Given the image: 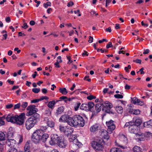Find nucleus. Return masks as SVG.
I'll return each mask as SVG.
<instances>
[{
	"label": "nucleus",
	"instance_id": "obj_30",
	"mask_svg": "<svg viewBox=\"0 0 152 152\" xmlns=\"http://www.w3.org/2000/svg\"><path fill=\"white\" fill-rule=\"evenodd\" d=\"M29 143L27 142L24 147V152H29Z\"/></svg>",
	"mask_w": 152,
	"mask_h": 152
},
{
	"label": "nucleus",
	"instance_id": "obj_34",
	"mask_svg": "<svg viewBox=\"0 0 152 152\" xmlns=\"http://www.w3.org/2000/svg\"><path fill=\"white\" fill-rule=\"evenodd\" d=\"M5 138V135L2 132H0V141L4 140Z\"/></svg>",
	"mask_w": 152,
	"mask_h": 152
},
{
	"label": "nucleus",
	"instance_id": "obj_17",
	"mask_svg": "<svg viewBox=\"0 0 152 152\" xmlns=\"http://www.w3.org/2000/svg\"><path fill=\"white\" fill-rule=\"evenodd\" d=\"M99 124H95L90 127V131L92 132H94L97 131L99 129Z\"/></svg>",
	"mask_w": 152,
	"mask_h": 152
},
{
	"label": "nucleus",
	"instance_id": "obj_21",
	"mask_svg": "<svg viewBox=\"0 0 152 152\" xmlns=\"http://www.w3.org/2000/svg\"><path fill=\"white\" fill-rule=\"evenodd\" d=\"M88 108V111H91L93 110L92 108H93L94 104V103L92 102H89L87 104Z\"/></svg>",
	"mask_w": 152,
	"mask_h": 152
},
{
	"label": "nucleus",
	"instance_id": "obj_4",
	"mask_svg": "<svg viewBox=\"0 0 152 152\" xmlns=\"http://www.w3.org/2000/svg\"><path fill=\"white\" fill-rule=\"evenodd\" d=\"M42 134V133H41L39 130H36L32 135L31 137L32 141L35 143H39L41 140Z\"/></svg>",
	"mask_w": 152,
	"mask_h": 152
},
{
	"label": "nucleus",
	"instance_id": "obj_64",
	"mask_svg": "<svg viewBox=\"0 0 152 152\" xmlns=\"http://www.w3.org/2000/svg\"><path fill=\"white\" fill-rule=\"evenodd\" d=\"M42 91L43 94H45L47 93L48 91L46 88H42Z\"/></svg>",
	"mask_w": 152,
	"mask_h": 152
},
{
	"label": "nucleus",
	"instance_id": "obj_22",
	"mask_svg": "<svg viewBox=\"0 0 152 152\" xmlns=\"http://www.w3.org/2000/svg\"><path fill=\"white\" fill-rule=\"evenodd\" d=\"M49 135L47 134H42L41 136V140L43 142H45L46 141L47 139L48 138Z\"/></svg>",
	"mask_w": 152,
	"mask_h": 152
},
{
	"label": "nucleus",
	"instance_id": "obj_25",
	"mask_svg": "<svg viewBox=\"0 0 152 152\" xmlns=\"http://www.w3.org/2000/svg\"><path fill=\"white\" fill-rule=\"evenodd\" d=\"M134 152H143L142 149L139 147L135 146L133 148Z\"/></svg>",
	"mask_w": 152,
	"mask_h": 152
},
{
	"label": "nucleus",
	"instance_id": "obj_12",
	"mask_svg": "<svg viewBox=\"0 0 152 152\" xmlns=\"http://www.w3.org/2000/svg\"><path fill=\"white\" fill-rule=\"evenodd\" d=\"M67 143L66 140L64 139V138L62 137L61 138L60 141H58L57 144L59 148H64L66 147Z\"/></svg>",
	"mask_w": 152,
	"mask_h": 152
},
{
	"label": "nucleus",
	"instance_id": "obj_46",
	"mask_svg": "<svg viewBox=\"0 0 152 152\" xmlns=\"http://www.w3.org/2000/svg\"><path fill=\"white\" fill-rule=\"evenodd\" d=\"M136 125L137 126H139L141 124V121L139 119H137L135 121Z\"/></svg>",
	"mask_w": 152,
	"mask_h": 152
},
{
	"label": "nucleus",
	"instance_id": "obj_54",
	"mask_svg": "<svg viewBox=\"0 0 152 152\" xmlns=\"http://www.w3.org/2000/svg\"><path fill=\"white\" fill-rule=\"evenodd\" d=\"M137 103L140 105H142L144 104L143 102L139 99H138V101H137Z\"/></svg>",
	"mask_w": 152,
	"mask_h": 152
},
{
	"label": "nucleus",
	"instance_id": "obj_15",
	"mask_svg": "<svg viewBox=\"0 0 152 152\" xmlns=\"http://www.w3.org/2000/svg\"><path fill=\"white\" fill-rule=\"evenodd\" d=\"M44 121L47 123L48 126L52 128L54 126V122L52 121L49 120L48 117H46L44 118Z\"/></svg>",
	"mask_w": 152,
	"mask_h": 152
},
{
	"label": "nucleus",
	"instance_id": "obj_48",
	"mask_svg": "<svg viewBox=\"0 0 152 152\" xmlns=\"http://www.w3.org/2000/svg\"><path fill=\"white\" fill-rule=\"evenodd\" d=\"M140 113V111L139 110H134L133 114L137 115Z\"/></svg>",
	"mask_w": 152,
	"mask_h": 152
},
{
	"label": "nucleus",
	"instance_id": "obj_56",
	"mask_svg": "<svg viewBox=\"0 0 152 152\" xmlns=\"http://www.w3.org/2000/svg\"><path fill=\"white\" fill-rule=\"evenodd\" d=\"M22 28L25 29H26L28 27V26L26 23H24L23 26L21 27Z\"/></svg>",
	"mask_w": 152,
	"mask_h": 152
},
{
	"label": "nucleus",
	"instance_id": "obj_9",
	"mask_svg": "<svg viewBox=\"0 0 152 152\" xmlns=\"http://www.w3.org/2000/svg\"><path fill=\"white\" fill-rule=\"evenodd\" d=\"M62 137L59 136L57 134H52L50 136L51 140L49 142L50 144L51 145H53L56 144H57L58 141H60L61 138Z\"/></svg>",
	"mask_w": 152,
	"mask_h": 152
},
{
	"label": "nucleus",
	"instance_id": "obj_10",
	"mask_svg": "<svg viewBox=\"0 0 152 152\" xmlns=\"http://www.w3.org/2000/svg\"><path fill=\"white\" fill-rule=\"evenodd\" d=\"M106 124L107 126V131L108 132L111 133L113 131L115 128V126L114 123V121L112 120L106 122Z\"/></svg>",
	"mask_w": 152,
	"mask_h": 152
},
{
	"label": "nucleus",
	"instance_id": "obj_28",
	"mask_svg": "<svg viewBox=\"0 0 152 152\" xmlns=\"http://www.w3.org/2000/svg\"><path fill=\"white\" fill-rule=\"evenodd\" d=\"M64 107L63 106L58 108L57 110L56 114L57 115L61 114L64 110Z\"/></svg>",
	"mask_w": 152,
	"mask_h": 152
},
{
	"label": "nucleus",
	"instance_id": "obj_49",
	"mask_svg": "<svg viewBox=\"0 0 152 152\" xmlns=\"http://www.w3.org/2000/svg\"><path fill=\"white\" fill-rule=\"evenodd\" d=\"M133 61L134 62H135L137 63H138L140 64H141V63L142 61L140 59H136V60H133Z\"/></svg>",
	"mask_w": 152,
	"mask_h": 152
},
{
	"label": "nucleus",
	"instance_id": "obj_41",
	"mask_svg": "<svg viewBox=\"0 0 152 152\" xmlns=\"http://www.w3.org/2000/svg\"><path fill=\"white\" fill-rule=\"evenodd\" d=\"M96 97L95 96L92 95H90L89 96L87 97V99L89 100H92L93 99H96Z\"/></svg>",
	"mask_w": 152,
	"mask_h": 152
},
{
	"label": "nucleus",
	"instance_id": "obj_6",
	"mask_svg": "<svg viewBox=\"0 0 152 152\" xmlns=\"http://www.w3.org/2000/svg\"><path fill=\"white\" fill-rule=\"evenodd\" d=\"M25 117V114L24 113H21L19 115H15L14 123L19 125H22L24 123Z\"/></svg>",
	"mask_w": 152,
	"mask_h": 152
},
{
	"label": "nucleus",
	"instance_id": "obj_43",
	"mask_svg": "<svg viewBox=\"0 0 152 152\" xmlns=\"http://www.w3.org/2000/svg\"><path fill=\"white\" fill-rule=\"evenodd\" d=\"M40 91V89L39 88H34L32 89V91L35 93H38Z\"/></svg>",
	"mask_w": 152,
	"mask_h": 152
},
{
	"label": "nucleus",
	"instance_id": "obj_24",
	"mask_svg": "<svg viewBox=\"0 0 152 152\" xmlns=\"http://www.w3.org/2000/svg\"><path fill=\"white\" fill-rule=\"evenodd\" d=\"M102 106V104H96L95 107V110L97 112H99L101 110V106Z\"/></svg>",
	"mask_w": 152,
	"mask_h": 152
},
{
	"label": "nucleus",
	"instance_id": "obj_36",
	"mask_svg": "<svg viewBox=\"0 0 152 152\" xmlns=\"http://www.w3.org/2000/svg\"><path fill=\"white\" fill-rule=\"evenodd\" d=\"M47 128V126H40V129L37 130H39L41 133H42V132L45 130Z\"/></svg>",
	"mask_w": 152,
	"mask_h": 152
},
{
	"label": "nucleus",
	"instance_id": "obj_2",
	"mask_svg": "<svg viewBox=\"0 0 152 152\" xmlns=\"http://www.w3.org/2000/svg\"><path fill=\"white\" fill-rule=\"evenodd\" d=\"M102 140H100L98 141H93L91 143V146L96 151L102 152L103 149V146L102 144Z\"/></svg>",
	"mask_w": 152,
	"mask_h": 152
},
{
	"label": "nucleus",
	"instance_id": "obj_50",
	"mask_svg": "<svg viewBox=\"0 0 152 152\" xmlns=\"http://www.w3.org/2000/svg\"><path fill=\"white\" fill-rule=\"evenodd\" d=\"M113 47V45L112 43L111 42H109L106 45V48L107 49L109 48H110L112 47Z\"/></svg>",
	"mask_w": 152,
	"mask_h": 152
},
{
	"label": "nucleus",
	"instance_id": "obj_14",
	"mask_svg": "<svg viewBox=\"0 0 152 152\" xmlns=\"http://www.w3.org/2000/svg\"><path fill=\"white\" fill-rule=\"evenodd\" d=\"M32 116L29 118L36 124L39 119V115L37 113L34 114Z\"/></svg>",
	"mask_w": 152,
	"mask_h": 152
},
{
	"label": "nucleus",
	"instance_id": "obj_8",
	"mask_svg": "<svg viewBox=\"0 0 152 152\" xmlns=\"http://www.w3.org/2000/svg\"><path fill=\"white\" fill-rule=\"evenodd\" d=\"M35 107L36 106L34 105H31L29 106L26 109L27 110L29 111L27 113V115L29 116L34 114L37 113H36L38 111V109Z\"/></svg>",
	"mask_w": 152,
	"mask_h": 152
},
{
	"label": "nucleus",
	"instance_id": "obj_55",
	"mask_svg": "<svg viewBox=\"0 0 152 152\" xmlns=\"http://www.w3.org/2000/svg\"><path fill=\"white\" fill-rule=\"evenodd\" d=\"M40 101L39 99H35L31 101V103H35Z\"/></svg>",
	"mask_w": 152,
	"mask_h": 152
},
{
	"label": "nucleus",
	"instance_id": "obj_44",
	"mask_svg": "<svg viewBox=\"0 0 152 152\" xmlns=\"http://www.w3.org/2000/svg\"><path fill=\"white\" fill-rule=\"evenodd\" d=\"M21 106L20 103H18L15 105L14 107V110H15L16 109H19Z\"/></svg>",
	"mask_w": 152,
	"mask_h": 152
},
{
	"label": "nucleus",
	"instance_id": "obj_26",
	"mask_svg": "<svg viewBox=\"0 0 152 152\" xmlns=\"http://www.w3.org/2000/svg\"><path fill=\"white\" fill-rule=\"evenodd\" d=\"M115 108L118 113L121 114L123 113V108L121 106H116Z\"/></svg>",
	"mask_w": 152,
	"mask_h": 152
},
{
	"label": "nucleus",
	"instance_id": "obj_13",
	"mask_svg": "<svg viewBox=\"0 0 152 152\" xmlns=\"http://www.w3.org/2000/svg\"><path fill=\"white\" fill-rule=\"evenodd\" d=\"M36 124L28 118L26 122L25 126L28 130H29L33 127Z\"/></svg>",
	"mask_w": 152,
	"mask_h": 152
},
{
	"label": "nucleus",
	"instance_id": "obj_40",
	"mask_svg": "<svg viewBox=\"0 0 152 152\" xmlns=\"http://www.w3.org/2000/svg\"><path fill=\"white\" fill-rule=\"evenodd\" d=\"M44 7L46 8H47L48 6H51V4L50 2L49 1L47 2L46 3L43 4Z\"/></svg>",
	"mask_w": 152,
	"mask_h": 152
},
{
	"label": "nucleus",
	"instance_id": "obj_60",
	"mask_svg": "<svg viewBox=\"0 0 152 152\" xmlns=\"http://www.w3.org/2000/svg\"><path fill=\"white\" fill-rule=\"evenodd\" d=\"M88 53L87 52L86 50H84V52L82 53V56H88Z\"/></svg>",
	"mask_w": 152,
	"mask_h": 152
},
{
	"label": "nucleus",
	"instance_id": "obj_58",
	"mask_svg": "<svg viewBox=\"0 0 152 152\" xmlns=\"http://www.w3.org/2000/svg\"><path fill=\"white\" fill-rule=\"evenodd\" d=\"M112 0H106V4L105 6L107 7L108 5L110 3Z\"/></svg>",
	"mask_w": 152,
	"mask_h": 152
},
{
	"label": "nucleus",
	"instance_id": "obj_59",
	"mask_svg": "<svg viewBox=\"0 0 152 152\" xmlns=\"http://www.w3.org/2000/svg\"><path fill=\"white\" fill-rule=\"evenodd\" d=\"M89 40L88 42L89 43H92L93 42V38L91 36L89 37Z\"/></svg>",
	"mask_w": 152,
	"mask_h": 152
},
{
	"label": "nucleus",
	"instance_id": "obj_45",
	"mask_svg": "<svg viewBox=\"0 0 152 152\" xmlns=\"http://www.w3.org/2000/svg\"><path fill=\"white\" fill-rule=\"evenodd\" d=\"M132 99V101L133 102V103L134 104H137V101H138V99L136 97H134L133 98H131Z\"/></svg>",
	"mask_w": 152,
	"mask_h": 152
},
{
	"label": "nucleus",
	"instance_id": "obj_19",
	"mask_svg": "<svg viewBox=\"0 0 152 152\" xmlns=\"http://www.w3.org/2000/svg\"><path fill=\"white\" fill-rule=\"evenodd\" d=\"M108 132H107L106 130H104L102 132V136L105 139H108L109 138V136L108 135Z\"/></svg>",
	"mask_w": 152,
	"mask_h": 152
},
{
	"label": "nucleus",
	"instance_id": "obj_23",
	"mask_svg": "<svg viewBox=\"0 0 152 152\" xmlns=\"http://www.w3.org/2000/svg\"><path fill=\"white\" fill-rule=\"evenodd\" d=\"M87 104H82L80 107V109L81 110H85L86 111H88Z\"/></svg>",
	"mask_w": 152,
	"mask_h": 152
},
{
	"label": "nucleus",
	"instance_id": "obj_53",
	"mask_svg": "<svg viewBox=\"0 0 152 152\" xmlns=\"http://www.w3.org/2000/svg\"><path fill=\"white\" fill-rule=\"evenodd\" d=\"M59 62L58 60H57V61L55 63L54 65L56 67L59 68L61 66L59 65Z\"/></svg>",
	"mask_w": 152,
	"mask_h": 152
},
{
	"label": "nucleus",
	"instance_id": "obj_18",
	"mask_svg": "<svg viewBox=\"0 0 152 152\" xmlns=\"http://www.w3.org/2000/svg\"><path fill=\"white\" fill-rule=\"evenodd\" d=\"M136 128H137V127L136 126L131 125L129 127V131L132 133H136L137 131Z\"/></svg>",
	"mask_w": 152,
	"mask_h": 152
},
{
	"label": "nucleus",
	"instance_id": "obj_1",
	"mask_svg": "<svg viewBox=\"0 0 152 152\" xmlns=\"http://www.w3.org/2000/svg\"><path fill=\"white\" fill-rule=\"evenodd\" d=\"M71 122H69V125L72 126H77L83 127L85 124V121L83 118L79 115H76L73 116Z\"/></svg>",
	"mask_w": 152,
	"mask_h": 152
},
{
	"label": "nucleus",
	"instance_id": "obj_63",
	"mask_svg": "<svg viewBox=\"0 0 152 152\" xmlns=\"http://www.w3.org/2000/svg\"><path fill=\"white\" fill-rule=\"evenodd\" d=\"M147 137L148 136V137L151 138H152V133H151L149 132H147Z\"/></svg>",
	"mask_w": 152,
	"mask_h": 152
},
{
	"label": "nucleus",
	"instance_id": "obj_35",
	"mask_svg": "<svg viewBox=\"0 0 152 152\" xmlns=\"http://www.w3.org/2000/svg\"><path fill=\"white\" fill-rule=\"evenodd\" d=\"M28 105V104L27 102H23L21 104L20 106L23 109H25L27 106Z\"/></svg>",
	"mask_w": 152,
	"mask_h": 152
},
{
	"label": "nucleus",
	"instance_id": "obj_7",
	"mask_svg": "<svg viewBox=\"0 0 152 152\" xmlns=\"http://www.w3.org/2000/svg\"><path fill=\"white\" fill-rule=\"evenodd\" d=\"M12 132H9L8 133L7 137L8 139L6 141V143L7 144L9 147V148L13 147H15L16 145V141L13 139H10V136L13 135Z\"/></svg>",
	"mask_w": 152,
	"mask_h": 152
},
{
	"label": "nucleus",
	"instance_id": "obj_27",
	"mask_svg": "<svg viewBox=\"0 0 152 152\" xmlns=\"http://www.w3.org/2000/svg\"><path fill=\"white\" fill-rule=\"evenodd\" d=\"M56 102L55 100H53L52 101L50 102L48 105V107L50 108H52L56 104Z\"/></svg>",
	"mask_w": 152,
	"mask_h": 152
},
{
	"label": "nucleus",
	"instance_id": "obj_32",
	"mask_svg": "<svg viewBox=\"0 0 152 152\" xmlns=\"http://www.w3.org/2000/svg\"><path fill=\"white\" fill-rule=\"evenodd\" d=\"M8 152H18V151L15 147H11L8 149Z\"/></svg>",
	"mask_w": 152,
	"mask_h": 152
},
{
	"label": "nucleus",
	"instance_id": "obj_61",
	"mask_svg": "<svg viewBox=\"0 0 152 152\" xmlns=\"http://www.w3.org/2000/svg\"><path fill=\"white\" fill-rule=\"evenodd\" d=\"M80 105V103H79L77 104V105L75 107V110H77L79 108Z\"/></svg>",
	"mask_w": 152,
	"mask_h": 152
},
{
	"label": "nucleus",
	"instance_id": "obj_57",
	"mask_svg": "<svg viewBox=\"0 0 152 152\" xmlns=\"http://www.w3.org/2000/svg\"><path fill=\"white\" fill-rule=\"evenodd\" d=\"M74 4V3L72 1H70L68 3L67 6L68 7H69L73 6Z\"/></svg>",
	"mask_w": 152,
	"mask_h": 152
},
{
	"label": "nucleus",
	"instance_id": "obj_29",
	"mask_svg": "<svg viewBox=\"0 0 152 152\" xmlns=\"http://www.w3.org/2000/svg\"><path fill=\"white\" fill-rule=\"evenodd\" d=\"M59 91L61 93L64 95L68 93L65 88H60L59 89Z\"/></svg>",
	"mask_w": 152,
	"mask_h": 152
},
{
	"label": "nucleus",
	"instance_id": "obj_39",
	"mask_svg": "<svg viewBox=\"0 0 152 152\" xmlns=\"http://www.w3.org/2000/svg\"><path fill=\"white\" fill-rule=\"evenodd\" d=\"M115 145L116 146H117L118 147H121V148H122V149H126L127 148V147L126 146H123L122 145H121L120 144H118L116 141H115Z\"/></svg>",
	"mask_w": 152,
	"mask_h": 152
},
{
	"label": "nucleus",
	"instance_id": "obj_62",
	"mask_svg": "<svg viewBox=\"0 0 152 152\" xmlns=\"http://www.w3.org/2000/svg\"><path fill=\"white\" fill-rule=\"evenodd\" d=\"M34 2L37 3L36 5V7H38L41 3V2L40 1H37V0H34Z\"/></svg>",
	"mask_w": 152,
	"mask_h": 152
},
{
	"label": "nucleus",
	"instance_id": "obj_33",
	"mask_svg": "<svg viewBox=\"0 0 152 152\" xmlns=\"http://www.w3.org/2000/svg\"><path fill=\"white\" fill-rule=\"evenodd\" d=\"M110 152H121V151L119 148H113L110 150Z\"/></svg>",
	"mask_w": 152,
	"mask_h": 152
},
{
	"label": "nucleus",
	"instance_id": "obj_31",
	"mask_svg": "<svg viewBox=\"0 0 152 152\" xmlns=\"http://www.w3.org/2000/svg\"><path fill=\"white\" fill-rule=\"evenodd\" d=\"M120 139L121 140H123L124 142L127 143V139L125 135L124 134L121 135L120 137Z\"/></svg>",
	"mask_w": 152,
	"mask_h": 152
},
{
	"label": "nucleus",
	"instance_id": "obj_20",
	"mask_svg": "<svg viewBox=\"0 0 152 152\" xmlns=\"http://www.w3.org/2000/svg\"><path fill=\"white\" fill-rule=\"evenodd\" d=\"M143 125L145 127H150L152 126V120H150L148 122L144 123Z\"/></svg>",
	"mask_w": 152,
	"mask_h": 152
},
{
	"label": "nucleus",
	"instance_id": "obj_52",
	"mask_svg": "<svg viewBox=\"0 0 152 152\" xmlns=\"http://www.w3.org/2000/svg\"><path fill=\"white\" fill-rule=\"evenodd\" d=\"M13 104H9L6 105V107L7 109H9L13 107Z\"/></svg>",
	"mask_w": 152,
	"mask_h": 152
},
{
	"label": "nucleus",
	"instance_id": "obj_11",
	"mask_svg": "<svg viewBox=\"0 0 152 152\" xmlns=\"http://www.w3.org/2000/svg\"><path fill=\"white\" fill-rule=\"evenodd\" d=\"M72 118L68 115H64L61 116L59 119V121L62 122H66L69 124V122H71Z\"/></svg>",
	"mask_w": 152,
	"mask_h": 152
},
{
	"label": "nucleus",
	"instance_id": "obj_51",
	"mask_svg": "<svg viewBox=\"0 0 152 152\" xmlns=\"http://www.w3.org/2000/svg\"><path fill=\"white\" fill-rule=\"evenodd\" d=\"M60 99L63 100L66 103V99H67V97L66 96H61L60 97Z\"/></svg>",
	"mask_w": 152,
	"mask_h": 152
},
{
	"label": "nucleus",
	"instance_id": "obj_42",
	"mask_svg": "<svg viewBox=\"0 0 152 152\" xmlns=\"http://www.w3.org/2000/svg\"><path fill=\"white\" fill-rule=\"evenodd\" d=\"M114 97L117 99H122L123 98V96L122 95L119 94H116L114 95Z\"/></svg>",
	"mask_w": 152,
	"mask_h": 152
},
{
	"label": "nucleus",
	"instance_id": "obj_47",
	"mask_svg": "<svg viewBox=\"0 0 152 152\" xmlns=\"http://www.w3.org/2000/svg\"><path fill=\"white\" fill-rule=\"evenodd\" d=\"M49 99L48 97L47 96H42L39 99L40 101H42L44 99L48 100Z\"/></svg>",
	"mask_w": 152,
	"mask_h": 152
},
{
	"label": "nucleus",
	"instance_id": "obj_38",
	"mask_svg": "<svg viewBox=\"0 0 152 152\" xmlns=\"http://www.w3.org/2000/svg\"><path fill=\"white\" fill-rule=\"evenodd\" d=\"M137 135H138L139 136V137L140 136V137L138 138L139 140L140 141L143 140L144 138V136L142 133L140 134H138V133L136 134Z\"/></svg>",
	"mask_w": 152,
	"mask_h": 152
},
{
	"label": "nucleus",
	"instance_id": "obj_16",
	"mask_svg": "<svg viewBox=\"0 0 152 152\" xmlns=\"http://www.w3.org/2000/svg\"><path fill=\"white\" fill-rule=\"evenodd\" d=\"M6 119L8 122L14 123L15 120V116L12 113L9 114L6 118Z\"/></svg>",
	"mask_w": 152,
	"mask_h": 152
},
{
	"label": "nucleus",
	"instance_id": "obj_3",
	"mask_svg": "<svg viewBox=\"0 0 152 152\" xmlns=\"http://www.w3.org/2000/svg\"><path fill=\"white\" fill-rule=\"evenodd\" d=\"M103 108L102 109V110L106 113L109 114H113L114 113L110 110V109L113 106L111 103H110L108 101H105L102 103Z\"/></svg>",
	"mask_w": 152,
	"mask_h": 152
},
{
	"label": "nucleus",
	"instance_id": "obj_37",
	"mask_svg": "<svg viewBox=\"0 0 152 152\" xmlns=\"http://www.w3.org/2000/svg\"><path fill=\"white\" fill-rule=\"evenodd\" d=\"M4 119V117H2L0 118V126L4 125L5 122L3 120Z\"/></svg>",
	"mask_w": 152,
	"mask_h": 152
},
{
	"label": "nucleus",
	"instance_id": "obj_5",
	"mask_svg": "<svg viewBox=\"0 0 152 152\" xmlns=\"http://www.w3.org/2000/svg\"><path fill=\"white\" fill-rule=\"evenodd\" d=\"M59 128L61 132L64 133L67 136L70 135L73 131V129L70 126H64L60 125L59 126Z\"/></svg>",
	"mask_w": 152,
	"mask_h": 152
}]
</instances>
